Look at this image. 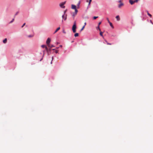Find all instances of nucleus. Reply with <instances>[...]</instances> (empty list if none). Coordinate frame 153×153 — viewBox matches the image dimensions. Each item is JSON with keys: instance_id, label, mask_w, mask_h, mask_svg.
Returning a JSON list of instances; mask_svg holds the SVG:
<instances>
[{"instance_id": "10", "label": "nucleus", "mask_w": 153, "mask_h": 153, "mask_svg": "<svg viewBox=\"0 0 153 153\" xmlns=\"http://www.w3.org/2000/svg\"><path fill=\"white\" fill-rule=\"evenodd\" d=\"M7 39L5 38L3 41V43L4 44L6 43L7 42Z\"/></svg>"}, {"instance_id": "30", "label": "nucleus", "mask_w": 153, "mask_h": 153, "mask_svg": "<svg viewBox=\"0 0 153 153\" xmlns=\"http://www.w3.org/2000/svg\"><path fill=\"white\" fill-rule=\"evenodd\" d=\"M80 1H79V2H78V7L79 6V4H80Z\"/></svg>"}, {"instance_id": "31", "label": "nucleus", "mask_w": 153, "mask_h": 153, "mask_svg": "<svg viewBox=\"0 0 153 153\" xmlns=\"http://www.w3.org/2000/svg\"><path fill=\"white\" fill-rule=\"evenodd\" d=\"M44 54H43V56H42V58L40 59V61H41L42 60V59L43 57V56H44Z\"/></svg>"}, {"instance_id": "1", "label": "nucleus", "mask_w": 153, "mask_h": 153, "mask_svg": "<svg viewBox=\"0 0 153 153\" xmlns=\"http://www.w3.org/2000/svg\"><path fill=\"white\" fill-rule=\"evenodd\" d=\"M67 9H66L65 10L64 12V13L63 15L62 16V18L63 19L62 21V22H63V19H64L65 20L67 19V14L65 15V13L67 12Z\"/></svg>"}, {"instance_id": "13", "label": "nucleus", "mask_w": 153, "mask_h": 153, "mask_svg": "<svg viewBox=\"0 0 153 153\" xmlns=\"http://www.w3.org/2000/svg\"><path fill=\"white\" fill-rule=\"evenodd\" d=\"M116 18L117 20L118 21H119L120 19V18L119 16H117L116 17Z\"/></svg>"}, {"instance_id": "23", "label": "nucleus", "mask_w": 153, "mask_h": 153, "mask_svg": "<svg viewBox=\"0 0 153 153\" xmlns=\"http://www.w3.org/2000/svg\"><path fill=\"white\" fill-rule=\"evenodd\" d=\"M85 26H84L82 27V29H81L80 30V31H82L83 29L84 28H85Z\"/></svg>"}, {"instance_id": "16", "label": "nucleus", "mask_w": 153, "mask_h": 153, "mask_svg": "<svg viewBox=\"0 0 153 153\" xmlns=\"http://www.w3.org/2000/svg\"><path fill=\"white\" fill-rule=\"evenodd\" d=\"M78 36H79V34L77 33H75L74 34V36L75 37Z\"/></svg>"}, {"instance_id": "9", "label": "nucleus", "mask_w": 153, "mask_h": 153, "mask_svg": "<svg viewBox=\"0 0 153 153\" xmlns=\"http://www.w3.org/2000/svg\"><path fill=\"white\" fill-rule=\"evenodd\" d=\"M47 53L48 55H50L51 54V49L49 48V50H48V51H47Z\"/></svg>"}, {"instance_id": "2", "label": "nucleus", "mask_w": 153, "mask_h": 153, "mask_svg": "<svg viewBox=\"0 0 153 153\" xmlns=\"http://www.w3.org/2000/svg\"><path fill=\"white\" fill-rule=\"evenodd\" d=\"M66 1H65L64 2H62L60 3L59 4V6L60 7L62 8H65V7L64 6V4L66 3Z\"/></svg>"}, {"instance_id": "19", "label": "nucleus", "mask_w": 153, "mask_h": 153, "mask_svg": "<svg viewBox=\"0 0 153 153\" xmlns=\"http://www.w3.org/2000/svg\"><path fill=\"white\" fill-rule=\"evenodd\" d=\"M45 48V50L46 51H48V50H49V49H48L47 47L46 46V47Z\"/></svg>"}, {"instance_id": "32", "label": "nucleus", "mask_w": 153, "mask_h": 153, "mask_svg": "<svg viewBox=\"0 0 153 153\" xmlns=\"http://www.w3.org/2000/svg\"><path fill=\"white\" fill-rule=\"evenodd\" d=\"M55 52L56 53H58V51L57 50H55Z\"/></svg>"}, {"instance_id": "29", "label": "nucleus", "mask_w": 153, "mask_h": 153, "mask_svg": "<svg viewBox=\"0 0 153 153\" xmlns=\"http://www.w3.org/2000/svg\"><path fill=\"white\" fill-rule=\"evenodd\" d=\"M107 19L108 23L110 22V21L109 20L108 18H107Z\"/></svg>"}, {"instance_id": "3", "label": "nucleus", "mask_w": 153, "mask_h": 153, "mask_svg": "<svg viewBox=\"0 0 153 153\" xmlns=\"http://www.w3.org/2000/svg\"><path fill=\"white\" fill-rule=\"evenodd\" d=\"M76 25L75 22L74 25L72 27V30L73 33H75L76 32Z\"/></svg>"}, {"instance_id": "36", "label": "nucleus", "mask_w": 153, "mask_h": 153, "mask_svg": "<svg viewBox=\"0 0 153 153\" xmlns=\"http://www.w3.org/2000/svg\"><path fill=\"white\" fill-rule=\"evenodd\" d=\"M53 56L52 57V60H53Z\"/></svg>"}, {"instance_id": "24", "label": "nucleus", "mask_w": 153, "mask_h": 153, "mask_svg": "<svg viewBox=\"0 0 153 153\" xmlns=\"http://www.w3.org/2000/svg\"><path fill=\"white\" fill-rule=\"evenodd\" d=\"M18 13H19V12L18 11L14 15V17H15V16L18 14Z\"/></svg>"}, {"instance_id": "34", "label": "nucleus", "mask_w": 153, "mask_h": 153, "mask_svg": "<svg viewBox=\"0 0 153 153\" xmlns=\"http://www.w3.org/2000/svg\"><path fill=\"white\" fill-rule=\"evenodd\" d=\"M101 24V22H99V23H98V26H100V24Z\"/></svg>"}, {"instance_id": "28", "label": "nucleus", "mask_w": 153, "mask_h": 153, "mask_svg": "<svg viewBox=\"0 0 153 153\" xmlns=\"http://www.w3.org/2000/svg\"><path fill=\"white\" fill-rule=\"evenodd\" d=\"M97 28L98 29H99V30H100V27H99V26H98V27H97Z\"/></svg>"}, {"instance_id": "22", "label": "nucleus", "mask_w": 153, "mask_h": 153, "mask_svg": "<svg viewBox=\"0 0 153 153\" xmlns=\"http://www.w3.org/2000/svg\"><path fill=\"white\" fill-rule=\"evenodd\" d=\"M100 36H103V35H102L103 32H102L100 31Z\"/></svg>"}, {"instance_id": "12", "label": "nucleus", "mask_w": 153, "mask_h": 153, "mask_svg": "<svg viewBox=\"0 0 153 153\" xmlns=\"http://www.w3.org/2000/svg\"><path fill=\"white\" fill-rule=\"evenodd\" d=\"M123 4L122 3H121L118 5V7L119 8L121 7L122 6H123Z\"/></svg>"}, {"instance_id": "27", "label": "nucleus", "mask_w": 153, "mask_h": 153, "mask_svg": "<svg viewBox=\"0 0 153 153\" xmlns=\"http://www.w3.org/2000/svg\"><path fill=\"white\" fill-rule=\"evenodd\" d=\"M33 36L32 35H29L28 36V37H32Z\"/></svg>"}, {"instance_id": "38", "label": "nucleus", "mask_w": 153, "mask_h": 153, "mask_svg": "<svg viewBox=\"0 0 153 153\" xmlns=\"http://www.w3.org/2000/svg\"><path fill=\"white\" fill-rule=\"evenodd\" d=\"M84 24H85V25H84V26H85V25H86V22H85V23H84Z\"/></svg>"}, {"instance_id": "4", "label": "nucleus", "mask_w": 153, "mask_h": 153, "mask_svg": "<svg viewBox=\"0 0 153 153\" xmlns=\"http://www.w3.org/2000/svg\"><path fill=\"white\" fill-rule=\"evenodd\" d=\"M139 0H129V2L130 4L132 5L135 2H137Z\"/></svg>"}, {"instance_id": "39", "label": "nucleus", "mask_w": 153, "mask_h": 153, "mask_svg": "<svg viewBox=\"0 0 153 153\" xmlns=\"http://www.w3.org/2000/svg\"><path fill=\"white\" fill-rule=\"evenodd\" d=\"M52 61H53V60H51V64H52Z\"/></svg>"}, {"instance_id": "17", "label": "nucleus", "mask_w": 153, "mask_h": 153, "mask_svg": "<svg viewBox=\"0 0 153 153\" xmlns=\"http://www.w3.org/2000/svg\"><path fill=\"white\" fill-rule=\"evenodd\" d=\"M105 41L106 42V43L108 45H111V43H108L106 40H105Z\"/></svg>"}, {"instance_id": "26", "label": "nucleus", "mask_w": 153, "mask_h": 153, "mask_svg": "<svg viewBox=\"0 0 153 153\" xmlns=\"http://www.w3.org/2000/svg\"><path fill=\"white\" fill-rule=\"evenodd\" d=\"M98 17V16H94L93 18L94 19H96Z\"/></svg>"}, {"instance_id": "11", "label": "nucleus", "mask_w": 153, "mask_h": 153, "mask_svg": "<svg viewBox=\"0 0 153 153\" xmlns=\"http://www.w3.org/2000/svg\"><path fill=\"white\" fill-rule=\"evenodd\" d=\"M48 47H49L50 48V49L52 47H55V46L53 45H50V44L49 45H48Z\"/></svg>"}, {"instance_id": "21", "label": "nucleus", "mask_w": 153, "mask_h": 153, "mask_svg": "<svg viewBox=\"0 0 153 153\" xmlns=\"http://www.w3.org/2000/svg\"><path fill=\"white\" fill-rule=\"evenodd\" d=\"M62 32L63 33H65V34H66V32H65V30L64 29H63V30H62Z\"/></svg>"}, {"instance_id": "7", "label": "nucleus", "mask_w": 153, "mask_h": 153, "mask_svg": "<svg viewBox=\"0 0 153 153\" xmlns=\"http://www.w3.org/2000/svg\"><path fill=\"white\" fill-rule=\"evenodd\" d=\"M60 29V27H59L58 28H56L55 31L53 33V34H55Z\"/></svg>"}, {"instance_id": "37", "label": "nucleus", "mask_w": 153, "mask_h": 153, "mask_svg": "<svg viewBox=\"0 0 153 153\" xmlns=\"http://www.w3.org/2000/svg\"><path fill=\"white\" fill-rule=\"evenodd\" d=\"M119 3H122L121 0L119 1Z\"/></svg>"}, {"instance_id": "15", "label": "nucleus", "mask_w": 153, "mask_h": 153, "mask_svg": "<svg viewBox=\"0 0 153 153\" xmlns=\"http://www.w3.org/2000/svg\"><path fill=\"white\" fill-rule=\"evenodd\" d=\"M109 24H110V26H111L112 28H114V27H113V25H112V23L111 22H109Z\"/></svg>"}, {"instance_id": "35", "label": "nucleus", "mask_w": 153, "mask_h": 153, "mask_svg": "<svg viewBox=\"0 0 153 153\" xmlns=\"http://www.w3.org/2000/svg\"><path fill=\"white\" fill-rule=\"evenodd\" d=\"M150 22H151V23L152 24H153V23H152V20H151L150 21Z\"/></svg>"}, {"instance_id": "18", "label": "nucleus", "mask_w": 153, "mask_h": 153, "mask_svg": "<svg viewBox=\"0 0 153 153\" xmlns=\"http://www.w3.org/2000/svg\"><path fill=\"white\" fill-rule=\"evenodd\" d=\"M46 46L44 45H41V47L43 48H45Z\"/></svg>"}, {"instance_id": "5", "label": "nucleus", "mask_w": 153, "mask_h": 153, "mask_svg": "<svg viewBox=\"0 0 153 153\" xmlns=\"http://www.w3.org/2000/svg\"><path fill=\"white\" fill-rule=\"evenodd\" d=\"M78 11V10L77 9H76L75 10L74 12L73 13H72V16L74 19V18L75 16L76 15Z\"/></svg>"}, {"instance_id": "8", "label": "nucleus", "mask_w": 153, "mask_h": 153, "mask_svg": "<svg viewBox=\"0 0 153 153\" xmlns=\"http://www.w3.org/2000/svg\"><path fill=\"white\" fill-rule=\"evenodd\" d=\"M71 8L72 9H74L75 10L76 9V6L73 4L71 5Z\"/></svg>"}, {"instance_id": "20", "label": "nucleus", "mask_w": 153, "mask_h": 153, "mask_svg": "<svg viewBox=\"0 0 153 153\" xmlns=\"http://www.w3.org/2000/svg\"><path fill=\"white\" fill-rule=\"evenodd\" d=\"M14 18L13 19H12V20L10 22H9V23H12L13 22V21H14Z\"/></svg>"}, {"instance_id": "14", "label": "nucleus", "mask_w": 153, "mask_h": 153, "mask_svg": "<svg viewBox=\"0 0 153 153\" xmlns=\"http://www.w3.org/2000/svg\"><path fill=\"white\" fill-rule=\"evenodd\" d=\"M147 14L150 17H152V15L150 14L148 12V11H147Z\"/></svg>"}, {"instance_id": "6", "label": "nucleus", "mask_w": 153, "mask_h": 153, "mask_svg": "<svg viewBox=\"0 0 153 153\" xmlns=\"http://www.w3.org/2000/svg\"><path fill=\"white\" fill-rule=\"evenodd\" d=\"M51 41V39L50 38H48L46 41V43L48 45H50V42Z\"/></svg>"}, {"instance_id": "40", "label": "nucleus", "mask_w": 153, "mask_h": 153, "mask_svg": "<svg viewBox=\"0 0 153 153\" xmlns=\"http://www.w3.org/2000/svg\"><path fill=\"white\" fill-rule=\"evenodd\" d=\"M52 50L53 51L56 50L55 49H52Z\"/></svg>"}, {"instance_id": "33", "label": "nucleus", "mask_w": 153, "mask_h": 153, "mask_svg": "<svg viewBox=\"0 0 153 153\" xmlns=\"http://www.w3.org/2000/svg\"><path fill=\"white\" fill-rule=\"evenodd\" d=\"M92 0H89V4H90L91 2V1Z\"/></svg>"}, {"instance_id": "25", "label": "nucleus", "mask_w": 153, "mask_h": 153, "mask_svg": "<svg viewBox=\"0 0 153 153\" xmlns=\"http://www.w3.org/2000/svg\"><path fill=\"white\" fill-rule=\"evenodd\" d=\"M25 23H24L23 25L21 27L22 28L25 25Z\"/></svg>"}]
</instances>
